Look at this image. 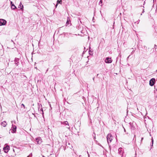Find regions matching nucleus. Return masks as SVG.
I'll use <instances>...</instances> for the list:
<instances>
[{
    "label": "nucleus",
    "instance_id": "1",
    "mask_svg": "<svg viewBox=\"0 0 157 157\" xmlns=\"http://www.w3.org/2000/svg\"><path fill=\"white\" fill-rule=\"evenodd\" d=\"M107 141L108 143L111 142L113 140V137L112 135L110 134H109L107 136Z\"/></svg>",
    "mask_w": 157,
    "mask_h": 157
},
{
    "label": "nucleus",
    "instance_id": "2",
    "mask_svg": "<svg viewBox=\"0 0 157 157\" xmlns=\"http://www.w3.org/2000/svg\"><path fill=\"white\" fill-rule=\"evenodd\" d=\"M10 149V147L8 145H6L3 148V150L5 152L7 153Z\"/></svg>",
    "mask_w": 157,
    "mask_h": 157
},
{
    "label": "nucleus",
    "instance_id": "3",
    "mask_svg": "<svg viewBox=\"0 0 157 157\" xmlns=\"http://www.w3.org/2000/svg\"><path fill=\"white\" fill-rule=\"evenodd\" d=\"M105 62L106 63H111L112 62L111 58L107 57L105 60Z\"/></svg>",
    "mask_w": 157,
    "mask_h": 157
},
{
    "label": "nucleus",
    "instance_id": "4",
    "mask_svg": "<svg viewBox=\"0 0 157 157\" xmlns=\"http://www.w3.org/2000/svg\"><path fill=\"white\" fill-rule=\"evenodd\" d=\"M6 22V20L2 19H0V26L5 25Z\"/></svg>",
    "mask_w": 157,
    "mask_h": 157
},
{
    "label": "nucleus",
    "instance_id": "5",
    "mask_svg": "<svg viewBox=\"0 0 157 157\" xmlns=\"http://www.w3.org/2000/svg\"><path fill=\"white\" fill-rule=\"evenodd\" d=\"M155 83V79L152 78L149 81V85L151 86H153Z\"/></svg>",
    "mask_w": 157,
    "mask_h": 157
},
{
    "label": "nucleus",
    "instance_id": "6",
    "mask_svg": "<svg viewBox=\"0 0 157 157\" xmlns=\"http://www.w3.org/2000/svg\"><path fill=\"white\" fill-rule=\"evenodd\" d=\"M36 141L37 142V143L38 144H40L41 143L42 141L41 138L38 137L36 139Z\"/></svg>",
    "mask_w": 157,
    "mask_h": 157
},
{
    "label": "nucleus",
    "instance_id": "7",
    "mask_svg": "<svg viewBox=\"0 0 157 157\" xmlns=\"http://www.w3.org/2000/svg\"><path fill=\"white\" fill-rule=\"evenodd\" d=\"M130 124L131 126V128L132 130H134L136 129L135 126L136 125V124L135 123H130Z\"/></svg>",
    "mask_w": 157,
    "mask_h": 157
},
{
    "label": "nucleus",
    "instance_id": "8",
    "mask_svg": "<svg viewBox=\"0 0 157 157\" xmlns=\"http://www.w3.org/2000/svg\"><path fill=\"white\" fill-rule=\"evenodd\" d=\"M17 127L15 125H12V130H11V132L13 133H15L16 131Z\"/></svg>",
    "mask_w": 157,
    "mask_h": 157
},
{
    "label": "nucleus",
    "instance_id": "9",
    "mask_svg": "<svg viewBox=\"0 0 157 157\" xmlns=\"http://www.w3.org/2000/svg\"><path fill=\"white\" fill-rule=\"evenodd\" d=\"M61 123L63 124L67 125V126L66 127L67 128L69 129L70 127L69 126V125L68 122L67 121L63 122H61Z\"/></svg>",
    "mask_w": 157,
    "mask_h": 157
},
{
    "label": "nucleus",
    "instance_id": "10",
    "mask_svg": "<svg viewBox=\"0 0 157 157\" xmlns=\"http://www.w3.org/2000/svg\"><path fill=\"white\" fill-rule=\"evenodd\" d=\"M10 4L11 5V8L13 10H14L17 8L14 5L13 3V2L12 1H10Z\"/></svg>",
    "mask_w": 157,
    "mask_h": 157
},
{
    "label": "nucleus",
    "instance_id": "11",
    "mask_svg": "<svg viewBox=\"0 0 157 157\" xmlns=\"http://www.w3.org/2000/svg\"><path fill=\"white\" fill-rule=\"evenodd\" d=\"M18 8H20V9L21 10H22V11L23 10L24 6L22 5L21 2H20V3L19 4V5L18 6Z\"/></svg>",
    "mask_w": 157,
    "mask_h": 157
},
{
    "label": "nucleus",
    "instance_id": "12",
    "mask_svg": "<svg viewBox=\"0 0 157 157\" xmlns=\"http://www.w3.org/2000/svg\"><path fill=\"white\" fill-rule=\"evenodd\" d=\"M1 124L2 126H3L4 127H5L7 125V123L6 121H4L1 123Z\"/></svg>",
    "mask_w": 157,
    "mask_h": 157
},
{
    "label": "nucleus",
    "instance_id": "13",
    "mask_svg": "<svg viewBox=\"0 0 157 157\" xmlns=\"http://www.w3.org/2000/svg\"><path fill=\"white\" fill-rule=\"evenodd\" d=\"M62 2V0H58L57 2V4H56V7H57V5H58V3H60V4H61Z\"/></svg>",
    "mask_w": 157,
    "mask_h": 157
},
{
    "label": "nucleus",
    "instance_id": "14",
    "mask_svg": "<svg viewBox=\"0 0 157 157\" xmlns=\"http://www.w3.org/2000/svg\"><path fill=\"white\" fill-rule=\"evenodd\" d=\"M69 19L68 20V19H67V22H66V25H67L68 24V22H69Z\"/></svg>",
    "mask_w": 157,
    "mask_h": 157
},
{
    "label": "nucleus",
    "instance_id": "15",
    "mask_svg": "<svg viewBox=\"0 0 157 157\" xmlns=\"http://www.w3.org/2000/svg\"><path fill=\"white\" fill-rule=\"evenodd\" d=\"M21 106H22L24 107V108H25V105H24V104H21Z\"/></svg>",
    "mask_w": 157,
    "mask_h": 157
},
{
    "label": "nucleus",
    "instance_id": "16",
    "mask_svg": "<svg viewBox=\"0 0 157 157\" xmlns=\"http://www.w3.org/2000/svg\"><path fill=\"white\" fill-rule=\"evenodd\" d=\"M152 145L153 144V139L152 138Z\"/></svg>",
    "mask_w": 157,
    "mask_h": 157
},
{
    "label": "nucleus",
    "instance_id": "17",
    "mask_svg": "<svg viewBox=\"0 0 157 157\" xmlns=\"http://www.w3.org/2000/svg\"><path fill=\"white\" fill-rule=\"evenodd\" d=\"M121 149H122V148H119L118 149V151H121Z\"/></svg>",
    "mask_w": 157,
    "mask_h": 157
},
{
    "label": "nucleus",
    "instance_id": "18",
    "mask_svg": "<svg viewBox=\"0 0 157 157\" xmlns=\"http://www.w3.org/2000/svg\"><path fill=\"white\" fill-rule=\"evenodd\" d=\"M143 137H142V138H141V141H142V140H143Z\"/></svg>",
    "mask_w": 157,
    "mask_h": 157
},
{
    "label": "nucleus",
    "instance_id": "19",
    "mask_svg": "<svg viewBox=\"0 0 157 157\" xmlns=\"http://www.w3.org/2000/svg\"><path fill=\"white\" fill-rule=\"evenodd\" d=\"M124 132H126V130H125V129L124 128Z\"/></svg>",
    "mask_w": 157,
    "mask_h": 157
},
{
    "label": "nucleus",
    "instance_id": "20",
    "mask_svg": "<svg viewBox=\"0 0 157 157\" xmlns=\"http://www.w3.org/2000/svg\"><path fill=\"white\" fill-rule=\"evenodd\" d=\"M94 77L93 78V80L94 81Z\"/></svg>",
    "mask_w": 157,
    "mask_h": 157
},
{
    "label": "nucleus",
    "instance_id": "21",
    "mask_svg": "<svg viewBox=\"0 0 157 157\" xmlns=\"http://www.w3.org/2000/svg\"><path fill=\"white\" fill-rule=\"evenodd\" d=\"M87 153L88 154V157H89V155L88 154V153L87 152Z\"/></svg>",
    "mask_w": 157,
    "mask_h": 157
},
{
    "label": "nucleus",
    "instance_id": "22",
    "mask_svg": "<svg viewBox=\"0 0 157 157\" xmlns=\"http://www.w3.org/2000/svg\"><path fill=\"white\" fill-rule=\"evenodd\" d=\"M32 155V153H31L30 154V155Z\"/></svg>",
    "mask_w": 157,
    "mask_h": 157
},
{
    "label": "nucleus",
    "instance_id": "23",
    "mask_svg": "<svg viewBox=\"0 0 157 157\" xmlns=\"http://www.w3.org/2000/svg\"><path fill=\"white\" fill-rule=\"evenodd\" d=\"M72 146H71V147H70V148H71V147H72Z\"/></svg>",
    "mask_w": 157,
    "mask_h": 157
},
{
    "label": "nucleus",
    "instance_id": "24",
    "mask_svg": "<svg viewBox=\"0 0 157 157\" xmlns=\"http://www.w3.org/2000/svg\"><path fill=\"white\" fill-rule=\"evenodd\" d=\"M35 68L37 69V67H35Z\"/></svg>",
    "mask_w": 157,
    "mask_h": 157
},
{
    "label": "nucleus",
    "instance_id": "25",
    "mask_svg": "<svg viewBox=\"0 0 157 157\" xmlns=\"http://www.w3.org/2000/svg\"><path fill=\"white\" fill-rule=\"evenodd\" d=\"M94 139H95V136H94Z\"/></svg>",
    "mask_w": 157,
    "mask_h": 157
},
{
    "label": "nucleus",
    "instance_id": "26",
    "mask_svg": "<svg viewBox=\"0 0 157 157\" xmlns=\"http://www.w3.org/2000/svg\"><path fill=\"white\" fill-rule=\"evenodd\" d=\"M68 145H70V143H68Z\"/></svg>",
    "mask_w": 157,
    "mask_h": 157
},
{
    "label": "nucleus",
    "instance_id": "27",
    "mask_svg": "<svg viewBox=\"0 0 157 157\" xmlns=\"http://www.w3.org/2000/svg\"><path fill=\"white\" fill-rule=\"evenodd\" d=\"M42 157H45L43 155V156H42Z\"/></svg>",
    "mask_w": 157,
    "mask_h": 157
},
{
    "label": "nucleus",
    "instance_id": "28",
    "mask_svg": "<svg viewBox=\"0 0 157 157\" xmlns=\"http://www.w3.org/2000/svg\"><path fill=\"white\" fill-rule=\"evenodd\" d=\"M100 2H101V0H100Z\"/></svg>",
    "mask_w": 157,
    "mask_h": 157
}]
</instances>
